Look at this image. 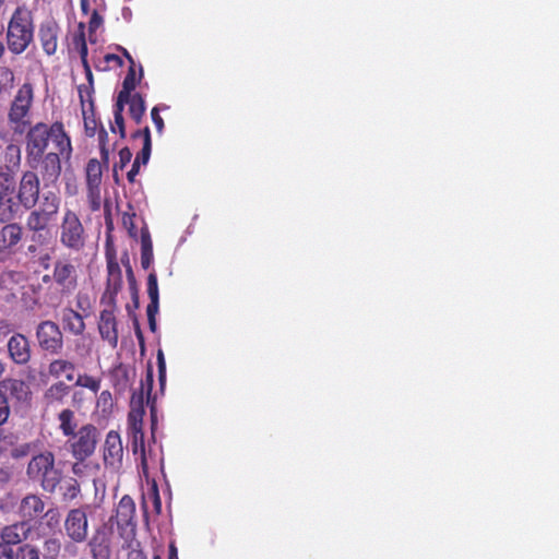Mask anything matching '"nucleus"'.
Instances as JSON below:
<instances>
[{
  "mask_svg": "<svg viewBox=\"0 0 559 559\" xmlns=\"http://www.w3.org/2000/svg\"><path fill=\"white\" fill-rule=\"evenodd\" d=\"M50 141L60 153L72 154L71 139L61 122H55L51 126L46 122H36L26 133V163L35 164L41 155H45Z\"/></svg>",
  "mask_w": 559,
  "mask_h": 559,
  "instance_id": "obj_1",
  "label": "nucleus"
},
{
  "mask_svg": "<svg viewBox=\"0 0 559 559\" xmlns=\"http://www.w3.org/2000/svg\"><path fill=\"white\" fill-rule=\"evenodd\" d=\"M33 12L26 4L17 5L7 24L4 40L9 52L20 56L26 52L34 40Z\"/></svg>",
  "mask_w": 559,
  "mask_h": 559,
  "instance_id": "obj_2",
  "label": "nucleus"
},
{
  "mask_svg": "<svg viewBox=\"0 0 559 559\" xmlns=\"http://www.w3.org/2000/svg\"><path fill=\"white\" fill-rule=\"evenodd\" d=\"M28 478L39 481L46 492L53 493L61 480V471L56 467V456L50 451L33 455L28 461Z\"/></svg>",
  "mask_w": 559,
  "mask_h": 559,
  "instance_id": "obj_3",
  "label": "nucleus"
},
{
  "mask_svg": "<svg viewBox=\"0 0 559 559\" xmlns=\"http://www.w3.org/2000/svg\"><path fill=\"white\" fill-rule=\"evenodd\" d=\"M34 100V88L29 82L22 84L11 102L8 120L16 133L25 132L29 126V110Z\"/></svg>",
  "mask_w": 559,
  "mask_h": 559,
  "instance_id": "obj_4",
  "label": "nucleus"
},
{
  "mask_svg": "<svg viewBox=\"0 0 559 559\" xmlns=\"http://www.w3.org/2000/svg\"><path fill=\"white\" fill-rule=\"evenodd\" d=\"M85 237L79 214L70 209L64 210L59 225L60 243L72 251H81L85 245Z\"/></svg>",
  "mask_w": 559,
  "mask_h": 559,
  "instance_id": "obj_5",
  "label": "nucleus"
},
{
  "mask_svg": "<svg viewBox=\"0 0 559 559\" xmlns=\"http://www.w3.org/2000/svg\"><path fill=\"white\" fill-rule=\"evenodd\" d=\"M132 453L139 461L143 476L148 477L150 471H156L164 468V453L163 447L156 443V437H152V441L145 442V437H142L140 441L131 442Z\"/></svg>",
  "mask_w": 559,
  "mask_h": 559,
  "instance_id": "obj_6",
  "label": "nucleus"
},
{
  "mask_svg": "<svg viewBox=\"0 0 559 559\" xmlns=\"http://www.w3.org/2000/svg\"><path fill=\"white\" fill-rule=\"evenodd\" d=\"M98 429L92 424L81 426L68 441L71 453L79 462L94 454L98 443Z\"/></svg>",
  "mask_w": 559,
  "mask_h": 559,
  "instance_id": "obj_7",
  "label": "nucleus"
},
{
  "mask_svg": "<svg viewBox=\"0 0 559 559\" xmlns=\"http://www.w3.org/2000/svg\"><path fill=\"white\" fill-rule=\"evenodd\" d=\"M136 83L138 80L135 78L134 64H129V71L122 82V88L119 91L114 105V123L110 124V131L114 133L118 132L121 139L127 138L123 117L126 102L128 100L129 95L134 91Z\"/></svg>",
  "mask_w": 559,
  "mask_h": 559,
  "instance_id": "obj_8",
  "label": "nucleus"
},
{
  "mask_svg": "<svg viewBox=\"0 0 559 559\" xmlns=\"http://www.w3.org/2000/svg\"><path fill=\"white\" fill-rule=\"evenodd\" d=\"M68 153H60L59 151L41 155L35 164L26 163L27 167L32 170H38L37 175L40 176L44 186H55L60 178L61 174V157L70 158Z\"/></svg>",
  "mask_w": 559,
  "mask_h": 559,
  "instance_id": "obj_9",
  "label": "nucleus"
},
{
  "mask_svg": "<svg viewBox=\"0 0 559 559\" xmlns=\"http://www.w3.org/2000/svg\"><path fill=\"white\" fill-rule=\"evenodd\" d=\"M35 337L38 347L51 355H58L63 349V335L59 325L51 320H45L37 324Z\"/></svg>",
  "mask_w": 559,
  "mask_h": 559,
  "instance_id": "obj_10",
  "label": "nucleus"
},
{
  "mask_svg": "<svg viewBox=\"0 0 559 559\" xmlns=\"http://www.w3.org/2000/svg\"><path fill=\"white\" fill-rule=\"evenodd\" d=\"M39 192L40 180L37 171L31 168L24 170L17 185L16 199L19 205L25 210H32L39 200Z\"/></svg>",
  "mask_w": 559,
  "mask_h": 559,
  "instance_id": "obj_11",
  "label": "nucleus"
},
{
  "mask_svg": "<svg viewBox=\"0 0 559 559\" xmlns=\"http://www.w3.org/2000/svg\"><path fill=\"white\" fill-rule=\"evenodd\" d=\"M52 281L62 295L73 294L79 286L76 265L67 259L55 261V266H52Z\"/></svg>",
  "mask_w": 559,
  "mask_h": 559,
  "instance_id": "obj_12",
  "label": "nucleus"
},
{
  "mask_svg": "<svg viewBox=\"0 0 559 559\" xmlns=\"http://www.w3.org/2000/svg\"><path fill=\"white\" fill-rule=\"evenodd\" d=\"M88 507H79L69 510L64 520L66 535L75 543H83L88 535V521L86 509Z\"/></svg>",
  "mask_w": 559,
  "mask_h": 559,
  "instance_id": "obj_13",
  "label": "nucleus"
},
{
  "mask_svg": "<svg viewBox=\"0 0 559 559\" xmlns=\"http://www.w3.org/2000/svg\"><path fill=\"white\" fill-rule=\"evenodd\" d=\"M112 528L107 524L97 526L87 540L92 559H110Z\"/></svg>",
  "mask_w": 559,
  "mask_h": 559,
  "instance_id": "obj_14",
  "label": "nucleus"
},
{
  "mask_svg": "<svg viewBox=\"0 0 559 559\" xmlns=\"http://www.w3.org/2000/svg\"><path fill=\"white\" fill-rule=\"evenodd\" d=\"M143 391L144 384L141 385L140 394L133 393L131 397V411H129L128 416V432L131 443L132 441L134 443L140 441V438H145L143 431V416L145 414Z\"/></svg>",
  "mask_w": 559,
  "mask_h": 559,
  "instance_id": "obj_15",
  "label": "nucleus"
},
{
  "mask_svg": "<svg viewBox=\"0 0 559 559\" xmlns=\"http://www.w3.org/2000/svg\"><path fill=\"white\" fill-rule=\"evenodd\" d=\"M23 239V227L19 223H4L0 229V261H5L16 253Z\"/></svg>",
  "mask_w": 559,
  "mask_h": 559,
  "instance_id": "obj_16",
  "label": "nucleus"
},
{
  "mask_svg": "<svg viewBox=\"0 0 559 559\" xmlns=\"http://www.w3.org/2000/svg\"><path fill=\"white\" fill-rule=\"evenodd\" d=\"M122 272L117 261L109 259L107 261V280L105 293L102 296L100 302L103 305H117V295L122 288Z\"/></svg>",
  "mask_w": 559,
  "mask_h": 559,
  "instance_id": "obj_17",
  "label": "nucleus"
},
{
  "mask_svg": "<svg viewBox=\"0 0 559 559\" xmlns=\"http://www.w3.org/2000/svg\"><path fill=\"white\" fill-rule=\"evenodd\" d=\"M117 306H105L102 310L98 321V330L102 340L107 342L109 346L115 348L118 345V322L115 316Z\"/></svg>",
  "mask_w": 559,
  "mask_h": 559,
  "instance_id": "obj_18",
  "label": "nucleus"
},
{
  "mask_svg": "<svg viewBox=\"0 0 559 559\" xmlns=\"http://www.w3.org/2000/svg\"><path fill=\"white\" fill-rule=\"evenodd\" d=\"M123 459V445L118 431L109 430L103 444V461L105 466L117 468L121 466Z\"/></svg>",
  "mask_w": 559,
  "mask_h": 559,
  "instance_id": "obj_19",
  "label": "nucleus"
},
{
  "mask_svg": "<svg viewBox=\"0 0 559 559\" xmlns=\"http://www.w3.org/2000/svg\"><path fill=\"white\" fill-rule=\"evenodd\" d=\"M9 357L15 365L25 366L29 364L32 349L29 345V340L20 334V332H15L8 341L7 344Z\"/></svg>",
  "mask_w": 559,
  "mask_h": 559,
  "instance_id": "obj_20",
  "label": "nucleus"
},
{
  "mask_svg": "<svg viewBox=\"0 0 559 559\" xmlns=\"http://www.w3.org/2000/svg\"><path fill=\"white\" fill-rule=\"evenodd\" d=\"M71 393L70 384L62 380L52 382L44 392L41 402L46 409L56 408L66 403Z\"/></svg>",
  "mask_w": 559,
  "mask_h": 559,
  "instance_id": "obj_21",
  "label": "nucleus"
},
{
  "mask_svg": "<svg viewBox=\"0 0 559 559\" xmlns=\"http://www.w3.org/2000/svg\"><path fill=\"white\" fill-rule=\"evenodd\" d=\"M59 31L60 28L55 21H48L40 24L38 36L41 48L47 56L56 55Z\"/></svg>",
  "mask_w": 559,
  "mask_h": 559,
  "instance_id": "obj_22",
  "label": "nucleus"
},
{
  "mask_svg": "<svg viewBox=\"0 0 559 559\" xmlns=\"http://www.w3.org/2000/svg\"><path fill=\"white\" fill-rule=\"evenodd\" d=\"M31 530L29 523L24 521L8 525L2 528V542L8 547L19 545V543L28 538Z\"/></svg>",
  "mask_w": 559,
  "mask_h": 559,
  "instance_id": "obj_23",
  "label": "nucleus"
},
{
  "mask_svg": "<svg viewBox=\"0 0 559 559\" xmlns=\"http://www.w3.org/2000/svg\"><path fill=\"white\" fill-rule=\"evenodd\" d=\"M45 502L43 499L35 495L26 496L20 504V513L24 522L29 524L31 521H35L43 515L45 511Z\"/></svg>",
  "mask_w": 559,
  "mask_h": 559,
  "instance_id": "obj_24",
  "label": "nucleus"
},
{
  "mask_svg": "<svg viewBox=\"0 0 559 559\" xmlns=\"http://www.w3.org/2000/svg\"><path fill=\"white\" fill-rule=\"evenodd\" d=\"M61 323L63 329L74 336H81L84 333V316L72 308H64L61 310Z\"/></svg>",
  "mask_w": 559,
  "mask_h": 559,
  "instance_id": "obj_25",
  "label": "nucleus"
},
{
  "mask_svg": "<svg viewBox=\"0 0 559 559\" xmlns=\"http://www.w3.org/2000/svg\"><path fill=\"white\" fill-rule=\"evenodd\" d=\"M2 169L14 176L15 171L21 167L22 148L19 144L10 142L4 146L1 155Z\"/></svg>",
  "mask_w": 559,
  "mask_h": 559,
  "instance_id": "obj_26",
  "label": "nucleus"
},
{
  "mask_svg": "<svg viewBox=\"0 0 559 559\" xmlns=\"http://www.w3.org/2000/svg\"><path fill=\"white\" fill-rule=\"evenodd\" d=\"M1 388L11 399H14L19 402H25L29 399V386L22 379H4L1 381Z\"/></svg>",
  "mask_w": 559,
  "mask_h": 559,
  "instance_id": "obj_27",
  "label": "nucleus"
},
{
  "mask_svg": "<svg viewBox=\"0 0 559 559\" xmlns=\"http://www.w3.org/2000/svg\"><path fill=\"white\" fill-rule=\"evenodd\" d=\"M76 366L74 362L67 360V358H55L48 365V376L55 379H59L61 376H64L68 381H72L74 379Z\"/></svg>",
  "mask_w": 559,
  "mask_h": 559,
  "instance_id": "obj_28",
  "label": "nucleus"
},
{
  "mask_svg": "<svg viewBox=\"0 0 559 559\" xmlns=\"http://www.w3.org/2000/svg\"><path fill=\"white\" fill-rule=\"evenodd\" d=\"M38 202L39 206L37 209L48 218L55 221L60 207V197L53 191H45Z\"/></svg>",
  "mask_w": 559,
  "mask_h": 559,
  "instance_id": "obj_29",
  "label": "nucleus"
},
{
  "mask_svg": "<svg viewBox=\"0 0 559 559\" xmlns=\"http://www.w3.org/2000/svg\"><path fill=\"white\" fill-rule=\"evenodd\" d=\"M51 222L52 221L43 214L38 209L33 207L27 215L26 227L28 231H32L40 237L43 231L48 230Z\"/></svg>",
  "mask_w": 559,
  "mask_h": 559,
  "instance_id": "obj_30",
  "label": "nucleus"
},
{
  "mask_svg": "<svg viewBox=\"0 0 559 559\" xmlns=\"http://www.w3.org/2000/svg\"><path fill=\"white\" fill-rule=\"evenodd\" d=\"M135 504L130 496H123L117 507V521L120 525H133Z\"/></svg>",
  "mask_w": 559,
  "mask_h": 559,
  "instance_id": "obj_31",
  "label": "nucleus"
},
{
  "mask_svg": "<svg viewBox=\"0 0 559 559\" xmlns=\"http://www.w3.org/2000/svg\"><path fill=\"white\" fill-rule=\"evenodd\" d=\"M132 139L142 138L143 146L141 152L135 156L134 160H139V164H147L152 154V136L151 130L148 127L144 129H139L131 134Z\"/></svg>",
  "mask_w": 559,
  "mask_h": 559,
  "instance_id": "obj_32",
  "label": "nucleus"
},
{
  "mask_svg": "<svg viewBox=\"0 0 559 559\" xmlns=\"http://www.w3.org/2000/svg\"><path fill=\"white\" fill-rule=\"evenodd\" d=\"M59 429L66 438H71L76 432L78 421L74 411L63 408L57 416Z\"/></svg>",
  "mask_w": 559,
  "mask_h": 559,
  "instance_id": "obj_33",
  "label": "nucleus"
},
{
  "mask_svg": "<svg viewBox=\"0 0 559 559\" xmlns=\"http://www.w3.org/2000/svg\"><path fill=\"white\" fill-rule=\"evenodd\" d=\"M126 105H129V116H131L133 121L135 123H141L146 111L145 102L142 95L136 92L129 94Z\"/></svg>",
  "mask_w": 559,
  "mask_h": 559,
  "instance_id": "obj_34",
  "label": "nucleus"
},
{
  "mask_svg": "<svg viewBox=\"0 0 559 559\" xmlns=\"http://www.w3.org/2000/svg\"><path fill=\"white\" fill-rule=\"evenodd\" d=\"M85 182L86 187L102 186L103 165L98 159L92 158L87 162L85 167Z\"/></svg>",
  "mask_w": 559,
  "mask_h": 559,
  "instance_id": "obj_35",
  "label": "nucleus"
},
{
  "mask_svg": "<svg viewBox=\"0 0 559 559\" xmlns=\"http://www.w3.org/2000/svg\"><path fill=\"white\" fill-rule=\"evenodd\" d=\"M17 212V205L8 192H0V223H13Z\"/></svg>",
  "mask_w": 559,
  "mask_h": 559,
  "instance_id": "obj_36",
  "label": "nucleus"
},
{
  "mask_svg": "<svg viewBox=\"0 0 559 559\" xmlns=\"http://www.w3.org/2000/svg\"><path fill=\"white\" fill-rule=\"evenodd\" d=\"M75 385H79V388L87 389L96 394L102 388V379L87 373H83L78 376Z\"/></svg>",
  "mask_w": 559,
  "mask_h": 559,
  "instance_id": "obj_37",
  "label": "nucleus"
},
{
  "mask_svg": "<svg viewBox=\"0 0 559 559\" xmlns=\"http://www.w3.org/2000/svg\"><path fill=\"white\" fill-rule=\"evenodd\" d=\"M132 160V152L128 146H124L123 148H120L119 152V160L115 163L112 167V178L116 183H119V175L118 170L123 169Z\"/></svg>",
  "mask_w": 559,
  "mask_h": 559,
  "instance_id": "obj_38",
  "label": "nucleus"
},
{
  "mask_svg": "<svg viewBox=\"0 0 559 559\" xmlns=\"http://www.w3.org/2000/svg\"><path fill=\"white\" fill-rule=\"evenodd\" d=\"M102 186L86 187V198L88 207L92 212H97L102 207Z\"/></svg>",
  "mask_w": 559,
  "mask_h": 559,
  "instance_id": "obj_39",
  "label": "nucleus"
},
{
  "mask_svg": "<svg viewBox=\"0 0 559 559\" xmlns=\"http://www.w3.org/2000/svg\"><path fill=\"white\" fill-rule=\"evenodd\" d=\"M15 75L10 67L0 66V94L9 92L14 85Z\"/></svg>",
  "mask_w": 559,
  "mask_h": 559,
  "instance_id": "obj_40",
  "label": "nucleus"
},
{
  "mask_svg": "<svg viewBox=\"0 0 559 559\" xmlns=\"http://www.w3.org/2000/svg\"><path fill=\"white\" fill-rule=\"evenodd\" d=\"M73 45L79 50V57L82 59H87V46L85 40V33H84V24L79 23V33L74 35L73 37Z\"/></svg>",
  "mask_w": 559,
  "mask_h": 559,
  "instance_id": "obj_41",
  "label": "nucleus"
},
{
  "mask_svg": "<svg viewBox=\"0 0 559 559\" xmlns=\"http://www.w3.org/2000/svg\"><path fill=\"white\" fill-rule=\"evenodd\" d=\"M104 24V19L99 14L97 10H93L91 14V19L88 22V39L91 43H95L97 40L96 38V31Z\"/></svg>",
  "mask_w": 559,
  "mask_h": 559,
  "instance_id": "obj_42",
  "label": "nucleus"
},
{
  "mask_svg": "<svg viewBox=\"0 0 559 559\" xmlns=\"http://www.w3.org/2000/svg\"><path fill=\"white\" fill-rule=\"evenodd\" d=\"M127 277H128V283H129V292H131V300L133 301V307L135 309H138V307H139V290H138L135 276L132 271V265L128 266Z\"/></svg>",
  "mask_w": 559,
  "mask_h": 559,
  "instance_id": "obj_43",
  "label": "nucleus"
},
{
  "mask_svg": "<svg viewBox=\"0 0 559 559\" xmlns=\"http://www.w3.org/2000/svg\"><path fill=\"white\" fill-rule=\"evenodd\" d=\"M83 122L84 130L87 136H94L97 130V120L94 117V109L91 110V115L87 114L86 109H83Z\"/></svg>",
  "mask_w": 559,
  "mask_h": 559,
  "instance_id": "obj_44",
  "label": "nucleus"
},
{
  "mask_svg": "<svg viewBox=\"0 0 559 559\" xmlns=\"http://www.w3.org/2000/svg\"><path fill=\"white\" fill-rule=\"evenodd\" d=\"M14 559H40V554L35 547L26 544L16 550Z\"/></svg>",
  "mask_w": 559,
  "mask_h": 559,
  "instance_id": "obj_45",
  "label": "nucleus"
},
{
  "mask_svg": "<svg viewBox=\"0 0 559 559\" xmlns=\"http://www.w3.org/2000/svg\"><path fill=\"white\" fill-rule=\"evenodd\" d=\"M156 361H157V371H158V381L160 390L163 391L166 383V361L165 356L162 349L157 350L156 354Z\"/></svg>",
  "mask_w": 559,
  "mask_h": 559,
  "instance_id": "obj_46",
  "label": "nucleus"
},
{
  "mask_svg": "<svg viewBox=\"0 0 559 559\" xmlns=\"http://www.w3.org/2000/svg\"><path fill=\"white\" fill-rule=\"evenodd\" d=\"M76 307L78 310L81 311L84 317L90 316L92 310V304L90 300V296L86 293L79 292L76 295Z\"/></svg>",
  "mask_w": 559,
  "mask_h": 559,
  "instance_id": "obj_47",
  "label": "nucleus"
},
{
  "mask_svg": "<svg viewBox=\"0 0 559 559\" xmlns=\"http://www.w3.org/2000/svg\"><path fill=\"white\" fill-rule=\"evenodd\" d=\"M79 98H81L82 110L85 109V104L88 103L90 110L94 109V103L92 99V87L91 86H79Z\"/></svg>",
  "mask_w": 559,
  "mask_h": 559,
  "instance_id": "obj_48",
  "label": "nucleus"
},
{
  "mask_svg": "<svg viewBox=\"0 0 559 559\" xmlns=\"http://www.w3.org/2000/svg\"><path fill=\"white\" fill-rule=\"evenodd\" d=\"M147 294L150 299H158L157 276L153 271L147 276Z\"/></svg>",
  "mask_w": 559,
  "mask_h": 559,
  "instance_id": "obj_49",
  "label": "nucleus"
},
{
  "mask_svg": "<svg viewBox=\"0 0 559 559\" xmlns=\"http://www.w3.org/2000/svg\"><path fill=\"white\" fill-rule=\"evenodd\" d=\"M80 493V484L76 479H71L63 493L64 499L73 500L79 497Z\"/></svg>",
  "mask_w": 559,
  "mask_h": 559,
  "instance_id": "obj_50",
  "label": "nucleus"
},
{
  "mask_svg": "<svg viewBox=\"0 0 559 559\" xmlns=\"http://www.w3.org/2000/svg\"><path fill=\"white\" fill-rule=\"evenodd\" d=\"M10 416V405L5 394L0 393V426H2Z\"/></svg>",
  "mask_w": 559,
  "mask_h": 559,
  "instance_id": "obj_51",
  "label": "nucleus"
},
{
  "mask_svg": "<svg viewBox=\"0 0 559 559\" xmlns=\"http://www.w3.org/2000/svg\"><path fill=\"white\" fill-rule=\"evenodd\" d=\"M13 181L14 177L11 173L5 171L4 169L0 170V192L7 193Z\"/></svg>",
  "mask_w": 559,
  "mask_h": 559,
  "instance_id": "obj_52",
  "label": "nucleus"
},
{
  "mask_svg": "<svg viewBox=\"0 0 559 559\" xmlns=\"http://www.w3.org/2000/svg\"><path fill=\"white\" fill-rule=\"evenodd\" d=\"M45 519L47 520V524L49 527H55L59 524L60 514L56 508H50L43 513Z\"/></svg>",
  "mask_w": 559,
  "mask_h": 559,
  "instance_id": "obj_53",
  "label": "nucleus"
},
{
  "mask_svg": "<svg viewBox=\"0 0 559 559\" xmlns=\"http://www.w3.org/2000/svg\"><path fill=\"white\" fill-rule=\"evenodd\" d=\"M154 262V249H141V266L148 269Z\"/></svg>",
  "mask_w": 559,
  "mask_h": 559,
  "instance_id": "obj_54",
  "label": "nucleus"
},
{
  "mask_svg": "<svg viewBox=\"0 0 559 559\" xmlns=\"http://www.w3.org/2000/svg\"><path fill=\"white\" fill-rule=\"evenodd\" d=\"M107 138H108L107 132L102 127V129L98 132V140H99V146H100V154H102V157L105 163L108 162V151L106 148Z\"/></svg>",
  "mask_w": 559,
  "mask_h": 559,
  "instance_id": "obj_55",
  "label": "nucleus"
},
{
  "mask_svg": "<svg viewBox=\"0 0 559 559\" xmlns=\"http://www.w3.org/2000/svg\"><path fill=\"white\" fill-rule=\"evenodd\" d=\"M141 249H154L147 227H143L141 230Z\"/></svg>",
  "mask_w": 559,
  "mask_h": 559,
  "instance_id": "obj_56",
  "label": "nucleus"
},
{
  "mask_svg": "<svg viewBox=\"0 0 559 559\" xmlns=\"http://www.w3.org/2000/svg\"><path fill=\"white\" fill-rule=\"evenodd\" d=\"M151 115H152L153 123L155 124L156 131L162 132L164 129V119L160 117L158 108L153 107Z\"/></svg>",
  "mask_w": 559,
  "mask_h": 559,
  "instance_id": "obj_57",
  "label": "nucleus"
},
{
  "mask_svg": "<svg viewBox=\"0 0 559 559\" xmlns=\"http://www.w3.org/2000/svg\"><path fill=\"white\" fill-rule=\"evenodd\" d=\"M151 495L153 497V508H155V512L156 513H160V511H162V501H160V498H159V495H158V489H157L156 483H153Z\"/></svg>",
  "mask_w": 559,
  "mask_h": 559,
  "instance_id": "obj_58",
  "label": "nucleus"
},
{
  "mask_svg": "<svg viewBox=\"0 0 559 559\" xmlns=\"http://www.w3.org/2000/svg\"><path fill=\"white\" fill-rule=\"evenodd\" d=\"M123 225L126 226V228L128 229L129 231V235L132 237V238H136L138 236V233H136V227L133 223V215H128V216H124L123 217Z\"/></svg>",
  "mask_w": 559,
  "mask_h": 559,
  "instance_id": "obj_59",
  "label": "nucleus"
},
{
  "mask_svg": "<svg viewBox=\"0 0 559 559\" xmlns=\"http://www.w3.org/2000/svg\"><path fill=\"white\" fill-rule=\"evenodd\" d=\"M158 312V299H150V302L146 307L147 318H156Z\"/></svg>",
  "mask_w": 559,
  "mask_h": 559,
  "instance_id": "obj_60",
  "label": "nucleus"
},
{
  "mask_svg": "<svg viewBox=\"0 0 559 559\" xmlns=\"http://www.w3.org/2000/svg\"><path fill=\"white\" fill-rule=\"evenodd\" d=\"M45 548L49 552L57 555L60 550V544L56 538H50L45 542Z\"/></svg>",
  "mask_w": 559,
  "mask_h": 559,
  "instance_id": "obj_61",
  "label": "nucleus"
},
{
  "mask_svg": "<svg viewBox=\"0 0 559 559\" xmlns=\"http://www.w3.org/2000/svg\"><path fill=\"white\" fill-rule=\"evenodd\" d=\"M140 166L141 165L139 164V160H133V163L131 165V168L128 171V180H129V182H131V183L134 182L135 177H136V175L140 171Z\"/></svg>",
  "mask_w": 559,
  "mask_h": 559,
  "instance_id": "obj_62",
  "label": "nucleus"
},
{
  "mask_svg": "<svg viewBox=\"0 0 559 559\" xmlns=\"http://www.w3.org/2000/svg\"><path fill=\"white\" fill-rule=\"evenodd\" d=\"M106 63L114 62L117 67H122L124 64L123 59L115 53H107L105 55V58H103Z\"/></svg>",
  "mask_w": 559,
  "mask_h": 559,
  "instance_id": "obj_63",
  "label": "nucleus"
},
{
  "mask_svg": "<svg viewBox=\"0 0 559 559\" xmlns=\"http://www.w3.org/2000/svg\"><path fill=\"white\" fill-rule=\"evenodd\" d=\"M0 559H14L13 550L4 545L3 542L0 544Z\"/></svg>",
  "mask_w": 559,
  "mask_h": 559,
  "instance_id": "obj_64",
  "label": "nucleus"
}]
</instances>
